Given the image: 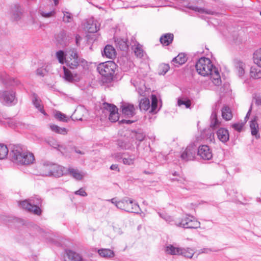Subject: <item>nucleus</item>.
<instances>
[{
    "instance_id": "30",
    "label": "nucleus",
    "mask_w": 261,
    "mask_h": 261,
    "mask_svg": "<svg viewBox=\"0 0 261 261\" xmlns=\"http://www.w3.org/2000/svg\"><path fill=\"white\" fill-rule=\"evenodd\" d=\"M98 252L100 256L105 258H111L114 256V252L109 249H101L98 250Z\"/></svg>"
},
{
    "instance_id": "34",
    "label": "nucleus",
    "mask_w": 261,
    "mask_h": 261,
    "mask_svg": "<svg viewBox=\"0 0 261 261\" xmlns=\"http://www.w3.org/2000/svg\"><path fill=\"white\" fill-rule=\"evenodd\" d=\"M254 63L261 68V48L256 50L253 54Z\"/></svg>"
},
{
    "instance_id": "19",
    "label": "nucleus",
    "mask_w": 261,
    "mask_h": 261,
    "mask_svg": "<svg viewBox=\"0 0 261 261\" xmlns=\"http://www.w3.org/2000/svg\"><path fill=\"white\" fill-rule=\"evenodd\" d=\"M102 56L109 59H113L116 56V51L115 48L110 45L106 46L102 53Z\"/></svg>"
},
{
    "instance_id": "42",
    "label": "nucleus",
    "mask_w": 261,
    "mask_h": 261,
    "mask_svg": "<svg viewBox=\"0 0 261 261\" xmlns=\"http://www.w3.org/2000/svg\"><path fill=\"white\" fill-rule=\"evenodd\" d=\"M193 10L198 12L201 13H205L207 14L214 15L216 13L214 11H213L211 10L205 9L204 8H199L198 7H194L192 9Z\"/></svg>"
},
{
    "instance_id": "10",
    "label": "nucleus",
    "mask_w": 261,
    "mask_h": 261,
    "mask_svg": "<svg viewBox=\"0 0 261 261\" xmlns=\"http://www.w3.org/2000/svg\"><path fill=\"white\" fill-rule=\"evenodd\" d=\"M198 155L204 160H210L213 157V153L208 146L206 145H201L198 147Z\"/></svg>"
},
{
    "instance_id": "48",
    "label": "nucleus",
    "mask_w": 261,
    "mask_h": 261,
    "mask_svg": "<svg viewBox=\"0 0 261 261\" xmlns=\"http://www.w3.org/2000/svg\"><path fill=\"white\" fill-rule=\"evenodd\" d=\"M177 104L179 106L185 105L187 108H188L190 107L191 101L189 100L185 101L181 99H178Z\"/></svg>"
},
{
    "instance_id": "20",
    "label": "nucleus",
    "mask_w": 261,
    "mask_h": 261,
    "mask_svg": "<svg viewBox=\"0 0 261 261\" xmlns=\"http://www.w3.org/2000/svg\"><path fill=\"white\" fill-rule=\"evenodd\" d=\"M32 102L34 106L43 115H46L43 107L41 105V100L38 98L37 94L34 93L32 95Z\"/></svg>"
},
{
    "instance_id": "4",
    "label": "nucleus",
    "mask_w": 261,
    "mask_h": 261,
    "mask_svg": "<svg viewBox=\"0 0 261 261\" xmlns=\"http://www.w3.org/2000/svg\"><path fill=\"white\" fill-rule=\"evenodd\" d=\"M42 200L39 197L32 198L29 200H24L19 203V205L23 209L34 214L39 215L41 210L39 207L41 205Z\"/></svg>"
},
{
    "instance_id": "37",
    "label": "nucleus",
    "mask_w": 261,
    "mask_h": 261,
    "mask_svg": "<svg viewBox=\"0 0 261 261\" xmlns=\"http://www.w3.org/2000/svg\"><path fill=\"white\" fill-rule=\"evenodd\" d=\"M6 123L10 126L12 129H24L27 128L24 125H22L20 123H16L13 120L9 119L7 120Z\"/></svg>"
},
{
    "instance_id": "43",
    "label": "nucleus",
    "mask_w": 261,
    "mask_h": 261,
    "mask_svg": "<svg viewBox=\"0 0 261 261\" xmlns=\"http://www.w3.org/2000/svg\"><path fill=\"white\" fill-rule=\"evenodd\" d=\"M64 16L63 17V21L65 23L70 22L73 19L72 14L69 12L63 11Z\"/></svg>"
},
{
    "instance_id": "7",
    "label": "nucleus",
    "mask_w": 261,
    "mask_h": 261,
    "mask_svg": "<svg viewBox=\"0 0 261 261\" xmlns=\"http://www.w3.org/2000/svg\"><path fill=\"white\" fill-rule=\"evenodd\" d=\"M0 100L4 105L7 106L15 104L17 102L15 92L12 90L1 91Z\"/></svg>"
},
{
    "instance_id": "8",
    "label": "nucleus",
    "mask_w": 261,
    "mask_h": 261,
    "mask_svg": "<svg viewBox=\"0 0 261 261\" xmlns=\"http://www.w3.org/2000/svg\"><path fill=\"white\" fill-rule=\"evenodd\" d=\"M176 225L185 228L196 229L200 227V223L191 216H186Z\"/></svg>"
},
{
    "instance_id": "57",
    "label": "nucleus",
    "mask_w": 261,
    "mask_h": 261,
    "mask_svg": "<svg viewBox=\"0 0 261 261\" xmlns=\"http://www.w3.org/2000/svg\"><path fill=\"white\" fill-rule=\"evenodd\" d=\"M110 169L112 170H116L119 171V169L118 168V166L117 164H113L111 166Z\"/></svg>"
},
{
    "instance_id": "9",
    "label": "nucleus",
    "mask_w": 261,
    "mask_h": 261,
    "mask_svg": "<svg viewBox=\"0 0 261 261\" xmlns=\"http://www.w3.org/2000/svg\"><path fill=\"white\" fill-rule=\"evenodd\" d=\"M103 108L109 112V119L111 122H115L118 120V109L115 105L105 102L103 103Z\"/></svg>"
},
{
    "instance_id": "56",
    "label": "nucleus",
    "mask_w": 261,
    "mask_h": 261,
    "mask_svg": "<svg viewBox=\"0 0 261 261\" xmlns=\"http://www.w3.org/2000/svg\"><path fill=\"white\" fill-rule=\"evenodd\" d=\"M251 135L255 139H258L260 138L259 132H251Z\"/></svg>"
},
{
    "instance_id": "63",
    "label": "nucleus",
    "mask_w": 261,
    "mask_h": 261,
    "mask_svg": "<svg viewBox=\"0 0 261 261\" xmlns=\"http://www.w3.org/2000/svg\"><path fill=\"white\" fill-rule=\"evenodd\" d=\"M75 39H76V44L77 45H78L79 41V40L81 39V37L79 35H76Z\"/></svg>"
},
{
    "instance_id": "1",
    "label": "nucleus",
    "mask_w": 261,
    "mask_h": 261,
    "mask_svg": "<svg viewBox=\"0 0 261 261\" xmlns=\"http://www.w3.org/2000/svg\"><path fill=\"white\" fill-rule=\"evenodd\" d=\"M197 72L203 76H210V79L215 86L221 84V79L218 69L214 66L210 59L203 57L200 58L195 65Z\"/></svg>"
},
{
    "instance_id": "40",
    "label": "nucleus",
    "mask_w": 261,
    "mask_h": 261,
    "mask_svg": "<svg viewBox=\"0 0 261 261\" xmlns=\"http://www.w3.org/2000/svg\"><path fill=\"white\" fill-rule=\"evenodd\" d=\"M218 139L222 142H226L229 138L228 132H216Z\"/></svg>"
},
{
    "instance_id": "28",
    "label": "nucleus",
    "mask_w": 261,
    "mask_h": 261,
    "mask_svg": "<svg viewBox=\"0 0 261 261\" xmlns=\"http://www.w3.org/2000/svg\"><path fill=\"white\" fill-rule=\"evenodd\" d=\"M245 67L246 65L243 62L240 61L236 62L235 67L239 76H242L244 74Z\"/></svg>"
},
{
    "instance_id": "13",
    "label": "nucleus",
    "mask_w": 261,
    "mask_h": 261,
    "mask_svg": "<svg viewBox=\"0 0 261 261\" xmlns=\"http://www.w3.org/2000/svg\"><path fill=\"white\" fill-rule=\"evenodd\" d=\"M53 165L54 164L48 162L41 163L38 167L40 174L42 176H50Z\"/></svg>"
},
{
    "instance_id": "11",
    "label": "nucleus",
    "mask_w": 261,
    "mask_h": 261,
    "mask_svg": "<svg viewBox=\"0 0 261 261\" xmlns=\"http://www.w3.org/2000/svg\"><path fill=\"white\" fill-rule=\"evenodd\" d=\"M83 26L84 29L90 33H95L99 29V26L96 24L93 18L85 20Z\"/></svg>"
},
{
    "instance_id": "15",
    "label": "nucleus",
    "mask_w": 261,
    "mask_h": 261,
    "mask_svg": "<svg viewBox=\"0 0 261 261\" xmlns=\"http://www.w3.org/2000/svg\"><path fill=\"white\" fill-rule=\"evenodd\" d=\"M122 114L126 117L130 118L135 115V108L133 105L125 103L121 106Z\"/></svg>"
},
{
    "instance_id": "12",
    "label": "nucleus",
    "mask_w": 261,
    "mask_h": 261,
    "mask_svg": "<svg viewBox=\"0 0 261 261\" xmlns=\"http://www.w3.org/2000/svg\"><path fill=\"white\" fill-rule=\"evenodd\" d=\"M195 155V148L193 145L187 146L186 149L182 152L180 157L181 159L185 161L192 160L194 159Z\"/></svg>"
},
{
    "instance_id": "52",
    "label": "nucleus",
    "mask_w": 261,
    "mask_h": 261,
    "mask_svg": "<svg viewBox=\"0 0 261 261\" xmlns=\"http://www.w3.org/2000/svg\"><path fill=\"white\" fill-rule=\"evenodd\" d=\"M75 194L76 195H79L82 196H86L87 195V193L83 188H81L79 190L75 191Z\"/></svg>"
},
{
    "instance_id": "22",
    "label": "nucleus",
    "mask_w": 261,
    "mask_h": 261,
    "mask_svg": "<svg viewBox=\"0 0 261 261\" xmlns=\"http://www.w3.org/2000/svg\"><path fill=\"white\" fill-rule=\"evenodd\" d=\"M64 168L63 167L54 164L52 170H51V173L50 174V176L53 175L55 177H60L64 174Z\"/></svg>"
},
{
    "instance_id": "50",
    "label": "nucleus",
    "mask_w": 261,
    "mask_h": 261,
    "mask_svg": "<svg viewBox=\"0 0 261 261\" xmlns=\"http://www.w3.org/2000/svg\"><path fill=\"white\" fill-rule=\"evenodd\" d=\"M212 251V250L210 248H202V249H201L200 250H199L198 251V254L197 255L195 256V258H197L198 257V256L199 255V254H202V253H205V254H208L210 253Z\"/></svg>"
},
{
    "instance_id": "31",
    "label": "nucleus",
    "mask_w": 261,
    "mask_h": 261,
    "mask_svg": "<svg viewBox=\"0 0 261 261\" xmlns=\"http://www.w3.org/2000/svg\"><path fill=\"white\" fill-rule=\"evenodd\" d=\"M194 251L190 248H181L179 255H182L186 257L191 258L194 255Z\"/></svg>"
},
{
    "instance_id": "53",
    "label": "nucleus",
    "mask_w": 261,
    "mask_h": 261,
    "mask_svg": "<svg viewBox=\"0 0 261 261\" xmlns=\"http://www.w3.org/2000/svg\"><path fill=\"white\" fill-rule=\"evenodd\" d=\"M45 72V69L42 68H38L36 70V74L41 76H43L44 75Z\"/></svg>"
},
{
    "instance_id": "58",
    "label": "nucleus",
    "mask_w": 261,
    "mask_h": 261,
    "mask_svg": "<svg viewBox=\"0 0 261 261\" xmlns=\"http://www.w3.org/2000/svg\"><path fill=\"white\" fill-rule=\"evenodd\" d=\"M127 203H128V206H130V207H133V205H138L137 203L134 202V201L130 199H129V200H128Z\"/></svg>"
},
{
    "instance_id": "46",
    "label": "nucleus",
    "mask_w": 261,
    "mask_h": 261,
    "mask_svg": "<svg viewBox=\"0 0 261 261\" xmlns=\"http://www.w3.org/2000/svg\"><path fill=\"white\" fill-rule=\"evenodd\" d=\"M170 67L168 64H162L160 66V70L159 71L160 74L164 75L169 70Z\"/></svg>"
},
{
    "instance_id": "21",
    "label": "nucleus",
    "mask_w": 261,
    "mask_h": 261,
    "mask_svg": "<svg viewBox=\"0 0 261 261\" xmlns=\"http://www.w3.org/2000/svg\"><path fill=\"white\" fill-rule=\"evenodd\" d=\"M174 38V35L172 33H166L163 35L160 39L161 44L163 45L168 46L170 44Z\"/></svg>"
},
{
    "instance_id": "54",
    "label": "nucleus",
    "mask_w": 261,
    "mask_h": 261,
    "mask_svg": "<svg viewBox=\"0 0 261 261\" xmlns=\"http://www.w3.org/2000/svg\"><path fill=\"white\" fill-rule=\"evenodd\" d=\"M173 180L177 181L179 184H182V185H185L186 182V179L185 178H181V177H179L178 178H174V179H173Z\"/></svg>"
},
{
    "instance_id": "29",
    "label": "nucleus",
    "mask_w": 261,
    "mask_h": 261,
    "mask_svg": "<svg viewBox=\"0 0 261 261\" xmlns=\"http://www.w3.org/2000/svg\"><path fill=\"white\" fill-rule=\"evenodd\" d=\"M181 248L175 247L172 245L167 246L165 249L166 253L171 255H179Z\"/></svg>"
},
{
    "instance_id": "16",
    "label": "nucleus",
    "mask_w": 261,
    "mask_h": 261,
    "mask_svg": "<svg viewBox=\"0 0 261 261\" xmlns=\"http://www.w3.org/2000/svg\"><path fill=\"white\" fill-rule=\"evenodd\" d=\"M64 73L65 79L70 82H79L81 78L80 74L77 73H72L71 72L67 69L66 67H64Z\"/></svg>"
},
{
    "instance_id": "5",
    "label": "nucleus",
    "mask_w": 261,
    "mask_h": 261,
    "mask_svg": "<svg viewBox=\"0 0 261 261\" xmlns=\"http://www.w3.org/2000/svg\"><path fill=\"white\" fill-rule=\"evenodd\" d=\"M116 68V64L112 61H109L98 64L97 67L98 72L103 76L111 79Z\"/></svg>"
},
{
    "instance_id": "33",
    "label": "nucleus",
    "mask_w": 261,
    "mask_h": 261,
    "mask_svg": "<svg viewBox=\"0 0 261 261\" xmlns=\"http://www.w3.org/2000/svg\"><path fill=\"white\" fill-rule=\"evenodd\" d=\"M54 117L56 119L62 122H68L70 119V117L66 116L60 111L55 112Z\"/></svg>"
},
{
    "instance_id": "62",
    "label": "nucleus",
    "mask_w": 261,
    "mask_h": 261,
    "mask_svg": "<svg viewBox=\"0 0 261 261\" xmlns=\"http://www.w3.org/2000/svg\"><path fill=\"white\" fill-rule=\"evenodd\" d=\"M74 151L77 153H79V154H84V152L81 151L79 149H77L76 148H74Z\"/></svg>"
},
{
    "instance_id": "49",
    "label": "nucleus",
    "mask_w": 261,
    "mask_h": 261,
    "mask_svg": "<svg viewBox=\"0 0 261 261\" xmlns=\"http://www.w3.org/2000/svg\"><path fill=\"white\" fill-rule=\"evenodd\" d=\"M158 214H159V216L162 218L164 219L166 221L168 222H170L171 221V217L168 216L167 214L164 213H160V212H158Z\"/></svg>"
},
{
    "instance_id": "14",
    "label": "nucleus",
    "mask_w": 261,
    "mask_h": 261,
    "mask_svg": "<svg viewBox=\"0 0 261 261\" xmlns=\"http://www.w3.org/2000/svg\"><path fill=\"white\" fill-rule=\"evenodd\" d=\"M210 127L213 129H218V130H228L227 129L220 127L221 122L217 118V114L215 111H213L210 118Z\"/></svg>"
},
{
    "instance_id": "3",
    "label": "nucleus",
    "mask_w": 261,
    "mask_h": 261,
    "mask_svg": "<svg viewBox=\"0 0 261 261\" xmlns=\"http://www.w3.org/2000/svg\"><path fill=\"white\" fill-rule=\"evenodd\" d=\"M67 66L71 69H75L79 66L85 67L87 65V61L79 57L77 50L70 48L66 50V62Z\"/></svg>"
},
{
    "instance_id": "38",
    "label": "nucleus",
    "mask_w": 261,
    "mask_h": 261,
    "mask_svg": "<svg viewBox=\"0 0 261 261\" xmlns=\"http://www.w3.org/2000/svg\"><path fill=\"white\" fill-rule=\"evenodd\" d=\"M136 158L134 155H125L122 158V162L126 165H133L134 164Z\"/></svg>"
},
{
    "instance_id": "23",
    "label": "nucleus",
    "mask_w": 261,
    "mask_h": 261,
    "mask_svg": "<svg viewBox=\"0 0 261 261\" xmlns=\"http://www.w3.org/2000/svg\"><path fill=\"white\" fill-rule=\"evenodd\" d=\"M12 18L15 21L19 20L22 16L21 9L19 6L15 5L12 8Z\"/></svg>"
},
{
    "instance_id": "18",
    "label": "nucleus",
    "mask_w": 261,
    "mask_h": 261,
    "mask_svg": "<svg viewBox=\"0 0 261 261\" xmlns=\"http://www.w3.org/2000/svg\"><path fill=\"white\" fill-rule=\"evenodd\" d=\"M68 171L70 176L78 180H82L85 175V172L77 169L69 168Z\"/></svg>"
},
{
    "instance_id": "32",
    "label": "nucleus",
    "mask_w": 261,
    "mask_h": 261,
    "mask_svg": "<svg viewBox=\"0 0 261 261\" xmlns=\"http://www.w3.org/2000/svg\"><path fill=\"white\" fill-rule=\"evenodd\" d=\"M250 77L253 79H259L261 78V69L251 67L250 71Z\"/></svg>"
},
{
    "instance_id": "41",
    "label": "nucleus",
    "mask_w": 261,
    "mask_h": 261,
    "mask_svg": "<svg viewBox=\"0 0 261 261\" xmlns=\"http://www.w3.org/2000/svg\"><path fill=\"white\" fill-rule=\"evenodd\" d=\"M56 57L59 62L62 64H64L66 62V54L65 55L62 50H59L56 53Z\"/></svg>"
},
{
    "instance_id": "27",
    "label": "nucleus",
    "mask_w": 261,
    "mask_h": 261,
    "mask_svg": "<svg viewBox=\"0 0 261 261\" xmlns=\"http://www.w3.org/2000/svg\"><path fill=\"white\" fill-rule=\"evenodd\" d=\"M252 108L251 107L250 108L249 110H248L246 117H245L244 122H238L236 123L233 124H232V127L234 129L236 130H241V129L242 128L243 126L244 125V123L247 121V119H248L250 115V113L251 112Z\"/></svg>"
},
{
    "instance_id": "2",
    "label": "nucleus",
    "mask_w": 261,
    "mask_h": 261,
    "mask_svg": "<svg viewBox=\"0 0 261 261\" xmlns=\"http://www.w3.org/2000/svg\"><path fill=\"white\" fill-rule=\"evenodd\" d=\"M10 155L12 161L19 165H30L35 161L34 154L23 150L20 146L13 145L11 148Z\"/></svg>"
},
{
    "instance_id": "64",
    "label": "nucleus",
    "mask_w": 261,
    "mask_h": 261,
    "mask_svg": "<svg viewBox=\"0 0 261 261\" xmlns=\"http://www.w3.org/2000/svg\"><path fill=\"white\" fill-rule=\"evenodd\" d=\"M54 3H55V5L56 6L58 5V0H53Z\"/></svg>"
},
{
    "instance_id": "44",
    "label": "nucleus",
    "mask_w": 261,
    "mask_h": 261,
    "mask_svg": "<svg viewBox=\"0 0 261 261\" xmlns=\"http://www.w3.org/2000/svg\"><path fill=\"white\" fill-rule=\"evenodd\" d=\"M135 55L138 58H142L143 56V50L140 44H138L134 49Z\"/></svg>"
},
{
    "instance_id": "55",
    "label": "nucleus",
    "mask_w": 261,
    "mask_h": 261,
    "mask_svg": "<svg viewBox=\"0 0 261 261\" xmlns=\"http://www.w3.org/2000/svg\"><path fill=\"white\" fill-rule=\"evenodd\" d=\"M137 119H134V120H122L121 121H120V123H126L127 124H130L133 122H134L136 121Z\"/></svg>"
},
{
    "instance_id": "45",
    "label": "nucleus",
    "mask_w": 261,
    "mask_h": 261,
    "mask_svg": "<svg viewBox=\"0 0 261 261\" xmlns=\"http://www.w3.org/2000/svg\"><path fill=\"white\" fill-rule=\"evenodd\" d=\"M257 117L255 116L250 121V127L251 130H257L258 125L257 122Z\"/></svg>"
},
{
    "instance_id": "25",
    "label": "nucleus",
    "mask_w": 261,
    "mask_h": 261,
    "mask_svg": "<svg viewBox=\"0 0 261 261\" xmlns=\"http://www.w3.org/2000/svg\"><path fill=\"white\" fill-rule=\"evenodd\" d=\"M222 117L226 121L230 120L232 118V114L230 109L226 106H224L222 110Z\"/></svg>"
},
{
    "instance_id": "36",
    "label": "nucleus",
    "mask_w": 261,
    "mask_h": 261,
    "mask_svg": "<svg viewBox=\"0 0 261 261\" xmlns=\"http://www.w3.org/2000/svg\"><path fill=\"white\" fill-rule=\"evenodd\" d=\"M8 152L9 149L7 145L0 143V160H4L7 158Z\"/></svg>"
},
{
    "instance_id": "6",
    "label": "nucleus",
    "mask_w": 261,
    "mask_h": 261,
    "mask_svg": "<svg viewBox=\"0 0 261 261\" xmlns=\"http://www.w3.org/2000/svg\"><path fill=\"white\" fill-rule=\"evenodd\" d=\"M129 199L128 198H125L121 200H118L116 198H114L110 200H108V201L111 202L118 208L129 213H138L140 210L139 205H133V207L128 206L127 203Z\"/></svg>"
},
{
    "instance_id": "51",
    "label": "nucleus",
    "mask_w": 261,
    "mask_h": 261,
    "mask_svg": "<svg viewBox=\"0 0 261 261\" xmlns=\"http://www.w3.org/2000/svg\"><path fill=\"white\" fill-rule=\"evenodd\" d=\"M55 14V12L54 11H50L49 12H47V13H46V12H44L43 11H41L40 12V14L41 15V16L43 17H45V18H48V17H50L52 16H53Z\"/></svg>"
},
{
    "instance_id": "17",
    "label": "nucleus",
    "mask_w": 261,
    "mask_h": 261,
    "mask_svg": "<svg viewBox=\"0 0 261 261\" xmlns=\"http://www.w3.org/2000/svg\"><path fill=\"white\" fill-rule=\"evenodd\" d=\"M65 261H87L86 259L79 253L71 251L68 250L66 252V256Z\"/></svg>"
},
{
    "instance_id": "59",
    "label": "nucleus",
    "mask_w": 261,
    "mask_h": 261,
    "mask_svg": "<svg viewBox=\"0 0 261 261\" xmlns=\"http://www.w3.org/2000/svg\"><path fill=\"white\" fill-rule=\"evenodd\" d=\"M136 135V138L139 140V141H142L143 140L144 137L142 135L141 136H139L141 135L140 133H137V132H135Z\"/></svg>"
},
{
    "instance_id": "61",
    "label": "nucleus",
    "mask_w": 261,
    "mask_h": 261,
    "mask_svg": "<svg viewBox=\"0 0 261 261\" xmlns=\"http://www.w3.org/2000/svg\"><path fill=\"white\" fill-rule=\"evenodd\" d=\"M50 128L52 129V130H60L59 127L56 125H50Z\"/></svg>"
},
{
    "instance_id": "26",
    "label": "nucleus",
    "mask_w": 261,
    "mask_h": 261,
    "mask_svg": "<svg viewBox=\"0 0 261 261\" xmlns=\"http://www.w3.org/2000/svg\"><path fill=\"white\" fill-rule=\"evenodd\" d=\"M115 42L117 47H118L121 50H125L128 48V45L126 40L124 39L115 38Z\"/></svg>"
},
{
    "instance_id": "35",
    "label": "nucleus",
    "mask_w": 261,
    "mask_h": 261,
    "mask_svg": "<svg viewBox=\"0 0 261 261\" xmlns=\"http://www.w3.org/2000/svg\"><path fill=\"white\" fill-rule=\"evenodd\" d=\"M49 144L55 148H58V150L63 154H65L67 153L68 150L63 145H59L55 141L53 140L52 141H49Z\"/></svg>"
},
{
    "instance_id": "24",
    "label": "nucleus",
    "mask_w": 261,
    "mask_h": 261,
    "mask_svg": "<svg viewBox=\"0 0 261 261\" xmlns=\"http://www.w3.org/2000/svg\"><path fill=\"white\" fill-rule=\"evenodd\" d=\"M187 61V58L184 54L180 53L177 56L173 58L172 62L175 66L184 64Z\"/></svg>"
},
{
    "instance_id": "60",
    "label": "nucleus",
    "mask_w": 261,
    "mask_h": 261,
    "mask_svg": "<svg viewBox=\"0 0 261 261\" xmlns=\"http://www.w3.org/2000/svg\"><path fill=\"white\" fill-rule=\"evenodd\" d=\"M255 103L257 105H261V96H258L256 97Z\"/></svg>"
},
{
    "instance_id": "47",
    "label": "nucleus",
    "mask_w": 261,
    "mask_h": 261,
    "mask_svg": "<svg viewBox=\"0 0 261 261\" xmlns=\"http://www.w3.org/2000/svg\"><path fill=\"white\" fill-rule=\"evenodd\" d=\"M158 99L155 95L151 96V112H153L157 108Z\"/></svg>"
},
{
    "instance_id": "39",
    "label": "nucleus",
    "mask_w": 261,
    "mask_h": 261,
    "mask_svg": "<svg viewBox=\"0 0 261 261\" xmlns=\"http://www.w3.org/2000/svg\"><path fill=\"white\" fill-rule=\"evenodd\" d=\"M139 107L141 110L147 111L150 108V101L147 98L142 99L139 103Z\"/></svg>"
}]
</instances>
